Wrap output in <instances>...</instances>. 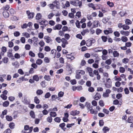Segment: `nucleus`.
<instances>
[{
  "label": "nucleus",
  "instance_id": "5701e85b",
  "mask_svg": "<svg viewBox=\"0 0 133 133\" xmlns=\"http://www.w3.org/2000/svg\"><path fill=\"white\" fill-rule=\"evenodd\" d=\"M9 104V102L8 101H6L4 102L3 104V105L4 107H8Z\"/></svg>",
  "mask_w": 133,
  "mask_h": 133
},
{
  "label": "nucleus",
  "instance_id": "2eb2a0df",
  "mask_svg": "<svg viewBox=\"0 0 133 133\" xmlns=\"http://www.w3.org/2000/svg\"><path fill=\"white\" fill-rule=\"evenodd\" d=\"M113 55L114 57H118L119 55V53L116 51H115L113 52Z\"/></svg>",
  "mask_w": 133,
  "mask_h": 133
},
{
  "label": "nucleus",
  "instance_id": "13d9d810",
  "mask_svg": "<svg viewBox=\"0 0 133 133\" xmlns=\"http://www.w3.org/2000/svg\"><path fill=\"white\" fill-rule=\"evenodd\" d=\"M33 79L36 81H38L39 80V78L37 75H35L33 76Z\"/></svg>",
  "mask_w": 133,
  "mask_h": 133
},
{
  "label": "nucleus",
  "instance_id": "f3484780",
  "mask_svg": "<svg viewBox=\"0 0 133 133\" xmlns=\"http://www.w3.org/2000/svg\"><path fill=\"white\" fill-rule=\"evenodd\" d=\"M39 23L41 25L46 26L47 23V22L46 21L43 20L40 22Z\"/></svg>",
  "mask_w": 133,
  "mask_h": 133
},
{
  "label": "nucleus",
  "instance_id": "6e6552de",
  "mask_svg": "<svg viewBox=\"0 0 133 133\" xmlns=\"http://www.w3.org/2000/svg\"><path fill=\"white\" fill-rule=\"evenodd\" d=\"M99 22L98 21H95L92 23L93 28H95L98 27Z\"/></svg>",
  "mask_w": 133,
  "mask_h": 133
},
{
  "label": "nucleus",
  "instance_id": "c9c22d12",
  "mask_svg": "<svg viewBox=\"0 0 133 133\" xmlns=\"http://www.w3.org/2000/svg\"><path fill=\"white\" fill-rule=\"evenodd\" d=\"M2 61L5 63H7L9 61V59L8 58L4 57L3 58Z\"/></svg>",
  "mask_w": 133,
  "mask_h": 133
},
{
  "label": "nucleus",
  "instance_id": "a19ab883",
  "mask_svg": "<svg viewBox=\"0 0 133 133\" xmlns=\"http://www.w3.org/2000/svg\"><path fill=\"white\" fill-rule=\"evenodd\" d=\"M125 23L126 24L130 25L131 24V21L129 19H127L125 20Z\"/></svg>",
  "mask_w": 133,
  "mask_h": 133
},
{
  "label": "nucleus",
  "instance_id": "c756f323",
  "mask_svg": "<svg viewBox=\"0 0 133 133\" xmlns=\"http://www.w3.org/2000/svg\"><path fill=\"white\" fill-rule=\"evenodd\" d=\"M44 78L47 81H50L51 80L50 77L49 75H45L44 76Z\"/></svg>",
  "mask_w": 133,
  "mask_h": 133
},
{
  "label": "nucleus",
  "instance_id": "aec40b11",
  "mask_svg": "<svg viewBox=\"0 0 133 133\" xmlns=\"http://www.w3.org/2000/svg\"><path fill=\"white\" fill-rule=\"evenodd\" d=\"M5 117L6 119L8 121H11L12 120V117L11 116L6 115Z\"/></svg>",
  "mask_w": 133,
  "mask_h": 133
},
{
  "label": "nucleus",
  "instance_id": "f704fd0d",
  "mask_svg": "<svg viewBox=\"0 0 133 133\" xmlns=\"http://www.w3.org/2000/svg\"><path fill=\"white\" fill-rule=\"evenodd\" d=\"M121 40L123 42H126L128 41V39L127 37L125 36H123L121 37Z\"/></svg>",
  "mask_w": 133,
  "mask_h": 133
},
{
  "label": "nucleus",
  "instance_id": "052dcab7",
  "mask_svg": "<svg viewBox=\"0 0 133 133\" xmlns=\"http://www.w3.org/2000/svg\"><path fill=\"white\" fill-rule=\"evenodd\" d=\"M10 14L11 15H13L15 13V11L13 9H10L9 10Z\"/></svg>",
  "mask_w": 133,
  "mask_h": 133
},
{
  "label": "nucleus",
  "instance_id": "e2e57ef3",
  "mask_svg": "<svg viewBox=\"0 0 133 133\" xmlns=\"http://www.w3.org/2000/svg\"><path fill=\"white\" fill-rule=\"evenodd\" d=\"M92 66L94 68H97L99 67V65L98 64L95 63L92 64Z\"/></svg>",
  "mask_w": 133,
  "mask_h": 133
},
{
  "label": "nucleus",
  "instance_id": "0eeeda50",
  "mask_svg": "<svg viewBox=\"0 0 133 133\" xmlns=\"http://www.w3.org/2000/svg\"><path fill=\"white\" fill-rule=\"evenodd\" d=\"M44 38L47 43H49L52 42V40L51 39V38L48 36H45Z\"/></svg>",
  "mask_w": 133,
  "mask_h": 133
},
{
  "label": "nucleus",
  "instance_id": "412c9836",
  "mask_svg": "<svg viewBox=\"0 0 133 133\" xmlns=\"http://www.w3.org/2000/svg\"><path fill=\"white\" fill-rule=\"evenodd\" d=\"M50 115L51 117H55L57 116V114L55 112H51L50 113Z\"/></svg>",
  "mask_w": 133,
  "mask_h": 133
},
{
  "label": "nucleus",
  "instance_id": "f8f14e48",
  "mask_svg": "<svg viewBox=\"0 0 133 133\" xmlns=\"http://www.w3.org/2000/svg\"><path fill=\"white\" fill-rule=\"evenodd\" d=\"M79 113V111L77 110H74L72 111L70 113L71 115L72 116H75L76 115L78 114Z\"/></svg>",
  "mask_w": 133,
  "mask_h": 133
},
{
  "label": "nucleus",
  "instance_id": "393cba45",
  "mask_svg": "<svg viewBox=\"0 0 133 133\" xmlns=\"http://www.w3.org/2000/svg\"><path fill=\"white\" fill-rule=\"evenodd\" d=\"M36 92L37 95H40L43 94V91L42 90L39 89L37 90Z\"/></svg>",
  "mask_w": 133,
  "mask_h": 133
},
{
  "label": "nucleus",
  "instance_id": "f257e3e1",
  "mask_svg": "<svg viewBox=\"0 0 133 133\" xmlns=\"http://www.w3.org/2000/svg\"><path fill=\"white\" fill-rule=\"evenodd\" d=\"M85 106L87 108V110L90 111V113L91 114L94 115H96L98 113L97 111H95L92 108V106L91 105L90 103H86Z\"/></svg>",
  "mask_w": 133,
  "mask_h": 133
},
{
  "label": "nucleus",
  "instance_id": "f03ea898",
  "mask_svg": "<svg viewBox=\"0 0 133 133\" xmlns=\"http://www.w3.org/2000/svg\"><path fill=\"white\" fill-rule=\"evenodd\" d=\"M71 4L75 6H79L80 8L82 5V2L81 1H78L77 2L76 1H71L70 2Z\"/></svg>",
  "mask_w": 133,
  "mask_h": 133
},
{
  "label": "nucleus",
  "instance_id": "9b49d317",
  "mask_svg": "<svg viewBox=\"0 0 133 133\" xmlns=\"http://www.w3.org/2000/svg\"><path fill=\"white\" fill-rule=\"evenodd\" d=\"M3 14L4 17L5 18H8L9 16V14L7 11L4 10L3 12Z\"/></svg>",
  "mask_w": 133,
  "mask_h": 133
},
{
  "label": "nucleus",
  "instance_id": "72a5a7b5",
  "mask_svg": "<svg viewBox=\"0 0 133 133\" xmlns=\"http://www.w3.org/2000/svg\"><path fill=\"white\" fill-rule=\"evenodd\" d=\"M54 120L55 122L58 123H59L61 121V119L59 117H57L55 118L54 119Z\"/></svg>",
  "mask_w": 133,
  "mask_h": 133
},
{
  "label": "nucleus",
  "instance_id": "338daca9",
  "mask_svg": "<svg viewBox=\"0 0 133 133\" xmlns=\"http://www.w3.org/2000/svg\"><path fill=\"white\" fill-rule=\"evenodd\" d=\"M57 98V96L56 95H53L51 97V98L52 101H55Z\"/></svg>",
  "mask_w": 133,
  "mask_h": 133
},
{
  "label": "nucleus",
  "instance_id": "49530a36",
  "mask_svg": "<svg viewBox=\"0 0 133 133\" xmlns=\"http://www.w3.org/2000/svg\"><path fill=\"white\" fill-rule=\"evenodd\" d=\"M61 56L60 53L59 52H56V54L54 56V57L55 58L56 57L57 58H59Z\"/></svg>",
  "mask_w": 133,
  "mask_h": 133
},
{
  "label": "nucleus",
  "instance_id": "680f3d73",
  "mask_svg": "<svg viewBox=\"0 0 133 133\" xmlns=\"http://www.w3.org/2000/svg\"><path fill=\"white\" fill-rule=\"evenodd\" d=\"M64 37L66 39L68 40L70 37V36L69 34H66L64 35Z\"/></svg>",
  "mask_w": 133,
  "mask_h": 133
},
{
  "label": "nucleus",
  "instance_id": "37998d69",
  "mask_svg": "<svg viewBox=\"0 0 133 133\" xmlns=\"http://www.w3.org/2000/svg\"><path fill=\"white\" fill-rule=\"evenodd\" d=\"M129 27L126 24H124L123 25V29L124 30H127L129 29Z\"/></svg>",
  "mask_w": 133,
  "mask_h": 133
},
{
  "label": "nucleus",
  "instance_id": "69168bd1",
  "mask_svg": "<svg viewBox=\"0 0 133 133\" xmlns=\"http://www.w3.org/2000/svg\"><path fill=\"white\" fill-rule=\"evenodd\" d=\"M101 38L102 39V41L104 42H106L107 40V37L104 36H102Z\"/></svg>",
  "mask_w": 133,
  "mask_h": 133
},
{
  "label": "nucleus",
  "instance_id": "c85d7f7f",
  "mask_svg": "<svg viewBox=\"0 0 133 133\" xmlns=\"http://www.w3.org/2000/svg\"><path fill=\"white\" fill-rule=\"evenodd\" d=\"M34 102L36 104H38L39 103V100L37 96H36L35 97Z\"/></svg>",
  "mask_w": 133,
  "mask_h": 133
},
{
  "label": "nucleus",
  "instance_id": "9d476101",
  "mask_svg": "<svg viewBox=\"0 0 133 133\" xmlns=\"http://www.w3.org/2000/svg\"><path fill=\"white\" fill-rule=\"evenodd\" d=\"M101 96L100 94L98 93H97L95 95L94 98L96 100H98V99H100Z\"/></svg>",
  "mask_w": 133,
  "mask_h": 133
},
{
  "label": "nucleus",
  "instance_id": "6ab92c4d",
  "mask_svg": "<svg viewBox=\"0 0 133 133\" xmlns=\"http://www.w3.org/2000/svg\"><path fill=\"white\" fill-rule=\"evenodd\" d=\"M66 57L68 59H70L71 60H73L75 58V57L74 56L69 54L66 55Z\"/></svg>",
  "mask_w": 133,
  "mask_h": 133
},
{
  "label": "nucleus",
  "instance_id": "1a4fd4ad",
  "mask_svg": "<svg viewBox=\"0 0 133 133\" xmlns=\"http://www.w3.org/2000/svg\"><path fill=\"white\" fill-rule=\"evenodd\" d=\"M97 15V13L95 12H93L92 14L91 15L88 16V19L89 20H90L91 19H92V18L91 16L95 17H96Z\"/></svg>",
  "mask_w": 133,
  "mask_h": 133
},
{
  "label": "nucleus",
  "instance_id": "a18cd8bd",
  "mask_svg": "<svg viewBox=\"0 0 133 133\" xmlns=\"http://www.w3.org/2000/svg\"><path fill=\"white\" fill-rule=\"evenodd\" d=\"M99 104L100 106L102 107H103L104 105V102L102 100H101L99 101Z\"/></svg>",
  "mask_w": 133,
  "mask_h": 133
},
{
  "label": "nucleus",
  "instance_id": "774afa93",
  "mask_svg": "<svg viewBox=\"0 0 133 133\" xmlns=\"http://www.w3.org/2000/svg\"><path fill=\"white\" fill-rule=\"evenodd\" d=\"M55 40L58 43H60L61 42V39L60 37H58L56 38Z\"/></svg>",
  "mask_w": 133,
  "mask_h": 133
},
{
  "label": "nucleus",
  "instance_id": "b1692460",
  "mask_svg": "<svg viewBox=\"0 0 133 133\" xmlns=\"http://www.w3.org/2000/svg\"><path fill=\"white\" fill-rule=\"evenodd\" d=\"M30 115L31 117L33 118H35V114L34 112L32 111H31L30 113Z\"/></svg>",
  "mask_w": 133,
  "mask_h": 133
},
{
  "label": "nucleus",
  "instance_id": "20e7f679",
  "mask_svg": "<svg viewBox=\"0 0 133 133\" xmlns=\"http://www.w3.org/2000/svg\"><path fill=\"white\" fill-rule=\"evenodd\" d=\"M28 16V18L29 19L32 18L34 16V13L33 12H30L29 11H27L26 12Z\"/></svg>",
  "mask_w": 133,
  "mask_h": 133
},
{
  "label": "nucleus",
  "instance_id": "79ce46f5",
  "mask_svg": "<svg viewBox=\"0 0 133 133\" xmlns=\"http://www.w3.org/2000/svg\"><path fill=\"white\" fill-rule=\"evenodd\" d=\"M129 59L127 58H124L122 60V62L125 64H127L129 62Z\"/></svg>",
  "mask_w": 133,
  "mask_h": 133
},
{
  "label": "nucleus",
  "instance_id": "4d7b16f0",
  "mask_svg": "<svg viewBox=\"0 0 133 133\" xmlns=\"http://www.w3.org/2000/svg\"><path fill=\"white\" fill-rule=\"evenodd\" d=\"M111 62L112 61L110 59L106 60L105 62V63L108 65H110L111 63Z\"/></svg>",
  "mask_w": 133,
  "mask_h": 133
},
{
  "label": "nucleus",
  "instance_id": "ddd939ff",
  "mask_svg": "<svg viewBox=\"0 0 133 133\" xmlns=\"http://www.w3.org/2000/svg\"><path fill=\"white\" fill-rule=\"evenodd\" d=\"M120 32L122 35H125L127 36H128L129 34V32L128 31H124L123 30H121Z\"/></svg>",
  "mask_w": 133,
  "mask_h": 133
},
{
  "label": "nucleus",
  "instance_id": "4c0bfd02",
  "mask_svg": "<svg viewBox=\"0 0 133 133\" xmlns=\"http://www.w3.org/2000/svg\"><path fill=\"white\" fill-rule=\"evenodd\" d=\"M64 94V92H63L61 91L59 92L58 94V97H63Z\"/></svg>",
  "mask_w": 133,
  "mask_h": 133
},
{
  "label": "nucleus",
  "instance_id": "7ed1b4c3",
  "mask_svg": "<svg viewBox=\"0 0 133 133\" xmlns=\"http://www.w3.org/2000/svg\"><path fill=\"white\" fill-rule=\"evenodd\" d=\"M67 40L66 39L64 38H62L61 42L62 43V47L64 48L65 47L66 45L68 44V42Z\"/></svg>",
  "mask_w": 133,
  "mask_h": 133
},
{
  "label": "nucleus",
  "instance_id": "a878e982",
  "mask_svg": "<svg viewBox=\"0 0 133 133\" xmlns=\"http://www.w3.org/2000/svg\"><path fill=\"white\" fill-rule=\"evenodd\" d=\"M77 73L79 74L80 75H84L85 74V72L83 70H78L76 71Z\"/></svg>",
  "mask_w": 133,
  "mask_h": 133
},
{
  "label": "nucleus",
  "instance_id": "7c9ffc66",
  "mask_svg": "<svg viewBox=\"0 0 133 133\" xmlns=\"http://www.w3.org/2000/svg\"><path fill=\"white\" fill-rule=\"evenodd\" d=\"M41 14L40 13H38L36 16V18L37 20H39L41 18Z\"/></svg>",
  "mask_w": 133,
  "mask_h": 133
},
{
  "label": "nucleus",
  "instance_id": "6e6d98bb",
  "mask_svg": "<svg viewBox=\"0 0 133 133\" xmlns=\"http://www.w3.org/2000/svg\"><path fill=\"white\" fill-rule=\"evenodd\" d=\"M1 97L3 100H6L7 98V97L4 94H2L1 95Z\"/></svg>",
  "mask_w": 133,
  "mask_h": 133
},
{
  "label": "nucleus",
  "instance_id": "ea45409f",
  "mask_svg": "<svg viewBox=\"0 0 133 133\" xmlns=\"http://www.w3.org/2000/svg\"><path fill=\"white\" fill-rule=\"evenodd\" d=\"M86 44L87 46H91L92 45L91 42L90 41V40H87V41Z\"/></svg>",
  "mask_w": 133,
  "mask_h": 133
},
{
  "label": "nucleus",
  "instance_id": "4be33fe9",
  "mask_svg": "<svg viewBox=\"0 0 133 133\" xmlns=\"http://www.w3.org/2000/svg\"><path fill=\"white\" fill-rule=\"evenodd\" d=\"M54 14L52 12H51L47 16L48 18L49 19H51L54 16Z\"/></svg>",
  "mask_w": 133,
  "mask_h": 133
},
{
  "label": "nucleus",
  "instance_id": "bb28decb",
  "mask_svg": "<svg viewBox=\"0 0 133 133\" xmlns=\"http://www.w3.org/2000/svg\"><path fill=\"white\" fill-rule=\"evenodd\" d=\"M47 122L49 123H51L52 120V118L51 116H49L46 118Z\"/></svg>",
  "mask_w": 133,
  "mask_h": 133
},
{
  "label": "nucleus",
  "instance_id": "dca6fc26",
  "mask_svg": "<svg viewBox=\"0 0 133 133\" xmlns=\"http://www.w3.org/2000/svg\"><path fill=\"white\" fill-rule=\"evenodd\" d=\"M106 87L108 88H110L111 87V82H107L105 84Z\"/></svg>",
  "mask_w": 133,
  "mask_h": 133
},
{
  "label": "nucleus",
  "instance_id": "de8ad7c7",
  "mask_svg": "<svg viewBox=\"0 0 133 133\" xmlns=\"http://www.w3.org/2000/svg\"><path fill=\"white\" fill-rule=\"evenodd\" d=\"M88 91L91 92H93L94 91V88L92 87H90L88 88Z\"/></svg>",
  "mask_w": 133,
  "mask_h": 133
},
{
  "label": "nucleus",
  "instance_id": "bf43d9fd",
  "mask_svg": "<svg viewBox=\"0 0 133 133\" xmlns=\"http://www.w3.org/2000/svg\"><path fill=\"white\" fill-rule=\"evenodd\" d=\"M25 48L26 50H29L30 49V45L29 44H26L25 46Z\"/></svg>",
  "mask_w": 133,
  "mask_h": 133
},
{
  "label": "nucleus",
  "instance_id": "3c124183",
  "mask_svg": "<svg viewBox=\"0 0 133 133\" xmlns=\"http://www.w3.org/2000/svg\"><path fill=\"white\" fill-rule=\"evenodd\" d=\"M91 104L94 106H96L97 105V102L96 101L93 100L91 102Z\"/></svg>",
  "mask_w": 133,
  "mask_h": 133
},
{
  "label": "nucleus",
  "instance_id": "473e14b6",
  "mask_svg": "<svg viewBox=\"0 0 133 133\" xmlns=\"http://www.w3.org/2000/svg\"><path fill=\"white\" fill-rule=\"evenodd\" d=\"M128 122L129 123H132L133 122V117H130L128 118Z\"/></svg>",
  "mask_w": 133,
  "mask_h": 133
},
{
  "label": "nucleus",
  "instance_id": "39448f33",
  "mask_svg": "<svg viewBox=\"0 0 133 133\" xmlns=\"http://www.w3.org/2000/svg\"><path fill=\"white\" fill-rule=\"evenodd\" d=\"M87 69L89 72L90 76L91 77H94V75L92 72V69L91 68L88 67L87 68Z\"/></svg>",
  "mask_w": 133,
  "mask_h": 133
},
{
  "label": "nucleus",
  "instance_id": "2f4dec72",
  "mask_svg": "<svg viewBox=\"0 0 133 133\" xmlns=\"http://www.w3.org/2000/svg\"><path fill=\"white\" fill-rule=\"evenodd\" d=\"M22 34L24 36H25L26 38H28L30 37V34L27 32L23 33Z\"/></svg>",
  "mask_w": 133,
  "mask_h": 133
},
{
  "label": "nucleus",
  "instance_id": "cd10ccee",
  "mask_svg": "<svg viewBox=\"0 0 133 133\" xmlns=\"http://www.w3.org/2000/svg\"><path fill=\"white\" fill-rule=\"evenodd\" d=\"M107 4L109 6L111 7H112L114 6V3L113 2H111L109 1L107 2Z\"/></svg>",
  "mask_w": 133,
  "mask_h": 133
},
{
  "label": "nucleus",
  "instance_id": "423d86ee",
  "mask_svg": "<svg viewBox=\"0 0 133 133\" xmlns=\"http://www.w3.org/2000/svg\"><path fill=\"white\" fill-rule=\"evenodd\" d=\"M111 92V91L110 89H107L106 90V92H104L103 96L105 97H108L109 96V94Z\"/></svg>",
  "mask_w": 133,
  "mask_h": 133
},
{
  "label": "nucleus",
  "instance_id": "5fc2aeb1",
  "mask_svg": "<svg viewBox=\"0 0 133 133\" xmlns=\"http://www.w3.org/2000/svg\"><path fill=\"white\" fill-rule=\"evenodd\" d=\"M102 130L103 131L107 132L109 131V128L107 127H103Z\"/></svg>",
  "mask_w": 133,
  "mask_h": 133
},
{
  "label": "nucleus",
  "instance_id": "09e8293b",
  "mask_svg": "<svg viewBox=\"0 0 133 133\" xmlns=\"http://www.w3.org/2000/svg\"><path fill=\"white\" fill-rule=\"evenodd\" d=\"M42 60L40 59H37L36 61V63L38 65H41L42 63Z\"/></svg>",
  "mask_w": 133,
  "mask_h": 133
},
{
  "label": "nucleus",
  "instance_id": "864d4df0",
  "mask_svg": "<svg viewBox=\"0 0 133 133\" xmlns=\"http://www.w3.org/2000/svg\"><path fill=\"white\" fill-rule=\"evenodd\" d=\"M15 125L14 123L13 122L10 123L9 124V127L11 129H13Z\"/></svg>",
  "mask_w": 133,
  "mask_h": 133
},
{
  "label": "nucleus",
  "instance_id": "e433bc0d",
  "mask_svg": "<svg viewBox=\"0 0 133 133\" xmlns=\"http://www.w3.org/2000/svg\"><path fill=\"white\" fill-rule=\"evenodd\" d=\"M101 10L103 13H104L108 11V9L107 8H102Z\"/></svg>",
  "mask_w": 133,
  "mask_h": 133
},
{
  "label": "nucleus",
  "instance_id": "8fccbe9b",
  "mask_svg": "<svg viewBox=\"0 0 133 133\" xmlns=\"http://www.w3.org/2000/svg\"><path fill=\"white\" fill-rule=\"evenodd\" d=\"M125 71V69L122 67H121L119 68V71L122 73H124Z\"/></svg>",
  "mask_w": 133,
  "mask_h": 133
},
{
  "label": "nucleus",
  "instance_id": "a211bd4d",
  "mask_svg": "<svg viewBox=\"0 0 133 133\" xmlns=\"http://www.w3.org/2000/svg\"><path fill=\"white\" fill-rule=\"evenodd\" d=\"M89 32V30L88 29H86L83 30L81 32L82 35L84 36L86 33H88Z\"/></svg>",
  "mask_w": 133,
  "mask_h": 133
},
{
  "label": "nucleus",
  "instance_id": "4468645a",
  "mask_svg": "<svg viewBox=\"0 0 133 133\" xmlns=\"http://www.w3.org/2000/svg\"><path fill=\"white\" fill-rule=\"evenodd\" d=\"M62 27V25L61 24H58L56 25L55 27L54 28V30H60Z\"/></svg>",
  "mask_w": 133,
  "mask_h": 133
},
{
  "label": "nucleus",
  "instance_id": "0e129e2a",
  "mask_svg": "<svg viewBox=\"0 0 133 133\" xmlns=\"http://www.w3.org/2000/svg\"><path fill=\"white\" fill-rule=\"evenodd\" d=\"M22 102L25 104H26L28 103V101H27L26 98L24 97V98H22Z\"/></svg>",
  "mask_w": 133,
  "mask_h": 133
},
{
  "label": "nucleus",
  "instance_id": "c03bdc74",
  "mask_svg": "<svg viewBox=\"0 0 133 133\" xmlns=\"http://www.w3.org/2000/svg\"><path fill=\"white\" fill-rule=\"evenodd\" d=\"M88 6L89 7L92 8L94 10H96V8L94 5V4L92 3H89L88 4Z\"/></svg>",
  "mask_w": 133,
  "mask_h": 133
},
{
  "label": "nucleus",
  "instance_id": "603ef678",
  "mask_svg": "<svg viewBox=\"0 0 133 133\" xmlns=\"http://www.w3.org/2000/svg\"><path fill=\"white\" fill-rule=\"evenodd\" d=\"M51 95L50 94L49 92H48L45 95L44 97L46 98H49L51 96Z\"/></svg>",
  "mask_w": 133,
  "mask_h": 133
},
{
  "label": "nucleus",
  "instance_id": "58836bf2",
  "mask_svg": "<svg viewBox=\"0 0 133 133\" xmlns=\"http://www.w3.org/2000/svg\"><path fill=\"white\" fill-rule=\"evenodd\" d=\"M9 6L8 5H6L5 6H3L2 9L4 10L7 11L8 10L9 8Z\"/></svg>",
  "mask_w": 133,
  "mask_h": 133
}]
</instances>
